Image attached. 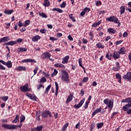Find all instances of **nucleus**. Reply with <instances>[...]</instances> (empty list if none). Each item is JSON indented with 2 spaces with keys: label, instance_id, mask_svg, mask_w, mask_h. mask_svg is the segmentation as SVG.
Wrapping results in <instances>:
<instances>
[{
  "label": "nucleus",
  "instance_id": "nucleus-1",
  "mask_svg": "<svg viewBox=\"0 0 131 131\" xmlns=\"http://www.w3.org/2000/svg\"><path fill=\"white\" fill-rule=\"evenodd\" d=\"M26 117L24 115H22L20 116V121L19 122V125H12V124H3L2 127L5 128L6 129H16L17 127H19L21 128L22 127V125L23 124L22 122H24L25 121Z\"/></svg>",
  "mask_w": 131,
  "mask_h": 131
},
{
  "label": "nucleus",
  "instance_id": "nucleus-2",
  "mask_svg": "<svg viewBox=\"0 0 131 131\" xmlns=\"http://www.w3.org/2000/svg\"><path fill=\"white\" fill-rule=\"evenodd\" d=\"M61 80L64 82H67V83H69L70 82V80H69V74L65 70H62L61 71Z\"/></svg>",
  "mask_w": 131,
  "mask_h": 131
},
{
  "label": "nucleus",
  "instance_id": "nucleus-3",
  "mask_svg": "<svg viewBox=\"0 0 131 131\" xmlns=\"http://www.w3.org/2000/svg\"><path fill=\"white\" fill-rule=\"evenodd\" d=\"M20 90L23 93H27V92H31L32 91L31 88H29V84L28 83H26L25 85L21 86Z\"/></svg>",
  "mask_w": 131,
  "mask_h": 131
},
{
  "label": "nucleus",
  "instance_id": "nucleus-4",
  "mask_svg": "<svg viewBox=\"0 0 131 131\" xmlns=\"http://www.w3.org/2000/svg\"><path fill=\"white\" fill-rule=\"evenodd\" d=\"M103 103H104L105 105H107L108 108H111V110L112 109V108H113V104H114L113 100L111 101L110 99L106 98L104 99Z\"/></svg>",
  "mask_w": 131,
  "mask_h": 131
},
{
  "label": "nucleus",
  "instance_id": "nucleus-5",
  "mask_svg": "<svg viewBox=\"0 0 131 131\" xmlns=\"http://www.w3.org/2000/svg\"><path fill=\"white\" fill-rule=\"evenodd\" d=\"M52 117V113L49 110H45L42 112L41 117L42 118H48V117Z\"/></svg>",
  "mask_w": 131,
  "mask_h": 131
},
{
  "label": "nucleus",
  "instance_id": "nucleus-6",
  "mask_svg": "<svg viewBox=\"0 0 131 131\" xmlns=\"http://www.w3.org/2000/svg\"><path fill=\"white\" fill-rule=\"evenodd\" d=\"M118 20V18L114 15H111L110 17L106 18V21H108V22H112L113 23H116Z\"/></svg>",
  "mask_w": 131,
  "mask_h": 131
},
{
  "label": "nucleus",
  "instance_id": "nucleus-7",
  "mask_svg": "<svg viewBox=\"0 0 131 131\" xmlns=\"http://www.w3.org/2000/svg\"><path fill=\"white\" fill-rule=\"evenodd\" d=\"M85 100V98H84L82 99L78 104H75L74 105V108H75L76 109H79V108H80V107L83 105V103H84Z\"/></svg>",
  "mask_w": 131,
  "mask_h": 131
},
{
  "label": "nucleus",
  "instance_id": "nucleus-8",
  "mask_svg": "<svg viewBox=\"0 0 131 131\" xmlns=\"http://www.w3.org/2000/svg\"><path fill=\"white\" fill-rule=\"evenodd\" d=\"M100 112V113H104V111H102V107H101L97 108L95 111H94L93 113H92V117H94V116H95L97 113H99Z\"/></svg>",
  "mask_w": 131,
  "mask_h": 131
},
{
  "label": "nucleus",
  "instance_id": "nucleus-9",
  "mask_svg": "<svg viewBox=\"0 0 131 131\" xmlns=\"http://www.w3.org/2000/svg\"><path fill=\"white\" fill-rule=\"evenodd\" d=\"M123 78L125 80H128V81L131 80V72H127L126 75L123 76Z\"/></svg>",
  "mask_w": 131,
  "mask_h": 131
},
{
  "label": "nucleus",
  "instance_id": "nucleus-10",
  "mask_svg": "<svg viewBox=\"0 0 131 131\" xmlns=\"http://www.w3.org/2000/svg\"><path fill=\"white\" fill-rule=\"evenodd\" d=\"M113 58L114 60H117L120 58V54L117 51H114L113 53Z\"/></svg>",
  "mask_w": 131,
  "mask_h": 131
},
{
  "label": "nucleus",
  "instance_id": "nucleus-11",
  "mask_svg": "<svg viewBox=\"0 0 131 131\" xmlns=\"http://www.w3.org/2000/svg\"><path fill=\"white\" fill-rule=\"evenodd\" d=\"M26 96L33 101H36V100H37V97L35 95H32V94L27 93Z\"/></svg>",
  "mask_w": 131,
  "mask_h": 131
},
{
  "label": "nucleus",
  "instance_id": "nucleus-12",
  "mask_svg": "<svg viewBox=\"0 0 131 131\" xmlns=\"http://www.w3.org/2000/svg\"><path fill=\"white\" fill-rule=\"evenodd\" d=\"M22 63H36V61L34 59L28 58L26 59H23L21 60Z\"/></svg>",
  "mask_w": 131,
  "mask_h": 131
},
{
  "label": "nucleus",
  "instance_id": "nucleus-13",
  "mask_svg": "<svg viewBox=\"0 0 131 131\" xmlns=\"http://www.w3.org/2000/svg\"><path fill=\"white\" fill-rule=\"evenodd\" d=\"M118 52L120 55H125L126 54V49L125 47H123L119 50Z\"/></svg>",
  "mask_w": 131,
  "mask_h": 131
},
{
  "label": "nucleus",
  "instance_id": "nucleus-14",
  "mask_svg": "<svg viewBox=\"0 0 131 131\" xmlns=\"http://www.w3.org/2000/svg\"><path fill=\"white\" fill-rule=\"evenodd\" d=\"M42 56L43 59H50V58H51V56L52 55H51V53H50V52L46 51L42 54Z\"/></svg>",
  "mask_w": 131,
  "mask_h": 131
},
{
  "label": "nucleus",
  "instance_id": "nucleus-15",
  "mask_svg": "<svg viewBox=\"0 0 131 131\" xmlns=\"http://www.w3.org/2000/svg\"><path fill=\"white\" fill-rule=\"evenodd\" d=\"M120 69V63H119V62H116V67H114L113 68V70L114 71H119Z\"/></svg>",
  "mask_w": 131,
  "mask_h": 131
},
{
  "label": "nucleus",
  "instance_id": "nucleus-16",
  "mask_svg": "<svg viewBox=\"0 0 131 131\" xmlns=\"http://www.w3.org/2000/svg\"><path fill=\"white\" fill-rule=\"evenodd\" d=\"M73 100V93H72L70 94V95L68 97L66 101V103L68 104V103H70L71 101Z\"/></svg>",
  "mask_w": 131,
  "mask_h": 131
},
{
  "label": "nucleus",
  "instance_id": "nucleus-17",
  "mask_svg": "<svg viewBox=\"0 0 131 131\" xmlns=\"http://www.w3.org/2000/svg\"><path fill=\"white\" fill-rule=\"evenodd\" d=\"M78 63L80 67H81V68H82V69L83 70L84 73H86V71H85V68L82 66V59L79 58L78 59Z\"/></svg>",
  "mask_w": 131,
  "mask_h": 131
},
{
  "label": "nucleus",
  "instance_id": "nucleus-18",
  "mask_svg": "<svg viewBox=\"0 0 131 131\" xmlns=\"http://www.w3.org/2000/svg\"><path fill=\"white\" fill-rule=\"evenodd\" d=\"M55 88H56L55 95L56 97H57L59 93V84H58V82H57V81H55Z\"/></svg>",
  "mask_w": 131,
  "mask_h": 131
},
{
  "label": "nucleus",
  "instance_id": "nucleus-19",
  "mask_svg": "<svg viewBox=\"0 0 131 131\" xmlns=\"http://www.w3.org/2000/svg\"><path fill=\"white\" fill-rule=\"evenodd\" d=\"M40 39V36L38 35H36L32 38V41L34 42H35V41H38Z\"/></svg>",
  "mask_w": 131,
  "mask_h": 131
},
{
  "label": "nucleus",
  "instance_id": "nucleus-20",
  "mask_svg": "<svg viewBox=\"0 0 131 131\" xmlns=\"http://www.w3.org/2000/svg\"><path fill=\"white\" fill-rule=\"evenodd\" d=\"M107 32H108V33H112V34H115V33H116V30L113 28H109L107 29Z\"/></svg>",
  "mask_w": 131,
  "mask_h": 131
},
{
  "label": "nucleus",
  "instance_id": "nucleus-21",
  "mask_svg": "<svg viewBox=\"0 0 131 131\" xmlns=\"http://www.w3.org/2000/svg\"><path fill=\"white\" fill-rule=\"evenodd\" d=\"M121 103H128L129 104V103H131V97L126 98L125 99H123Z\"/></svg>",
  "mask_w": 131,
  "mask_h": 131
},
{
  "label": "nucleus",
  "instance_id": "nucleus-22",
  "mask_svg": "<svg viewBox=\"0 0 131 131\" xmlns=\"http://www.w3.org/2000/svg\"><path fill=\"white\" fill-rule=\"evenodd\" d=\"M69 55H67L65 56L63 59H62V64H67L68 63V60H69Z\"/></svg>",
  "mask_w": 131,
  "mask_h": 131
},
{
  "label": "nucleus",
  "instance_id": "nucleus-23",
  "mask_svg": "<svg viewBox=\"0 0 131 131\" xmlns=\"http://www.w3.org/2000/svg\"><path fill=\"white\" fill-rule=\"evenodd\" d=\"M17 71H26V67L23 66H18L16 68Z\"/></svg>",
  "mask_w": 131,
  "mask_h": 131
},
{
  "label": "nucleus",
  "instance_id": "nucleus-24",
  "mask_svg": "<svg viewBox=\"0 0 131 131\" xmlns=\"http://www.w3.org/2000/svg\"><path fill=\"white\" fill-rule=\"evenodd\" d=\"M9 40L10 39H9L8 36L4 37L0 39V43H2V42H5L6 41H8V40Z\"/></svg>",
  "mask_w": 131,
  "mask_h": 131
},
{
  "label": "nucleus",
  "instance_id": "nucleus-25",
  "mask_svg": "<svg viewBox=\"0 0 131 131\" xmlns=\"http://www.w3.org/2000/svg\"><path fill=\"white\" fill-rule=\"evenodd\" d=\"M13 12H14V10H8L7 9L4 10V13L6 15H12Z\"/></svg>",
  "mask_w": 131,
  "mask_h": 131
},
{
  "label": "nucleus",
  "instance_id": "nucleus-26",
  "mask_svg": "<svg viewBox=\"0 0 131 131\" xmlns=\"http://www.w3.org/2000/svg\"><path fill=\"white\" fill-rule=\"evenodd\" d=\"M38 15L39 16H40V17H41V18H44L45 19H47V18H48V15L43 12H39Z\"/></svg>",
  "mask_w": 131,
  "mask_h": 131
},
{
  "label": "nucleus",
  "instance_id": "nucleus-27",
  "mask_svg": "<svg viewBox=\"0 0 131 131\" xmlns=\"http://www.w3.org/2000/svg\"><path fill=\"white\" fill-rule=\"evenodd\" d=\"M116 78H117V79H119L118 81L119 83H121V75H120V74L119 73H117L116 74Z\"/></svg>",
  "mask_w": 131,
  "mask_h": 131
},
{
  "label": "nucleus",
  "instance_id": "nucleus-28",
  "mask_svg": "<svg viewBox=\"0 0 131 131\" xmlns=\"http://www.w3.org/2000/svg\"><path fill=\"white\" fill-rule=\"evenodd\" d=\"M96 46L98 49H105V46L101 42L97 43Z\"/></svg>",
  "mask_w": 131,
  "mask_h": 131
},
{
  "label": "nucleus",
  "instance_id": "nucleus-29",
  "mask_svg": "<svg viewBox=\"0 0 131 131\" xmlns=\"http://www.w3.org/2000/svg\"><path fill=\"white\" fill-rule=\"evenodd\" d=\"M54 67H58L59 68H66V67L64 66V64L61 63H55L54 64Z\"/></svg>",
  "mask_w": 131,
  "mask_h": 131
},
{
  "label": "nucleus",
  "instance_id": "nucleus-30",
  "mask_svg": "<svg viewBox=\"0 0 131 131\" xmlns=\"http://www.w3.org/2000/svg\"><path fill=\"white\" fill-rule=\"evenodd\" d=\"M19 119H20L19 116V115H17L15 119L12 121V123H17V122H19Z\"/></svg>",
  "mask_w": 131,
  "mask_h": 131
},
{
  "label": "nucleus",
  "instance_id": "nucleus-31",
  "mask_svg": "<svg viewBox=\"0 0 131 131\" xmlns=\"http://www.w3.org/2000/svg\"><path fill=\"white\" fill-rule=\"evenodd\" d=\"M125 12V7H124V6H121L120 7V15H122L124 14Z\"/></svg>",
  "mask_w": 131,
  "mask_h": 131
},
{
  "label": "nucleus",
  "instance_id": "nucleus-32",
  "mask_svg": "<svg viewBox=\"0 0 131 131\" xmlns=\"http://www.w3.org/2000/svg\"><path fill=\"white\" fill-rule=\"evenodd\" d=\"M18 53H23V52H27V48L20 47L18 48Z\"/></svg>",
  "mask_w": 131,
  "mask_h": 131
},
{
  "label": "nucleus",
  "instance_id": "nucleus-33",
  "mask_svg": "<svg viewBox=\"0 0 131 131\" xmlns=\"http://www.w3.org/2000/svg\"><path fill=\"white\" fill-rule=\"evenodd\" d=\"M51 88H52V85L49 84L46 88V91L44 93L45 95H48L49 94V92H50V90H51Z\"/></svg>",
  "mask_w": 131,
  "mask_h": 131
},
{
  "label": "nucleus",
  "instance_id": "nucleus-34",
  "mask_svg": "<svg viewBox=\"0 0 131 131\" xmlns=\"http://www.w3.org/2000/svg\"><path fill=\"white\" fill-rule=\"evenodd\" d=\"M69 126V123L67 122L62 127V131H66L67 130V127Z\"/></svg>",
  "mask_w": 131,
  "mask_h": 131
},
{
  "label": "nucleus",
  "instance_id": "nucleus-35",
  "mask_svg": "<svg viewBox=\"0 0 131 131\" xmlns=\"http://www.w3.org/2000/svg\"><path fill=\"white\" fill-rule=\"evenodd\" d=\"M6 45H8V46H15V45H17V42H16V41H10L7 42Z\"/></svg>",
  "mask_w": 131,
  "mask_h": 131
},
{
  "label": "nucleus",
  "instance_id": "nucleus-36",
  "mask_svg": "<svg viewBox=\"0 0 131 131\" xmlns=\"http://www.w3.org/2000/svg\"><path fill=\"white\" fill-rule=\"evenodd\" d=\"M128 108H130V107L129 105H128V103H127L123 107L122 109L124 111H126V112H127Z\"/></svg>",
  "mask_w": 131,
  "mask_h": 131
},
{
  "label": "nucleus",
  "instance_id": "nucleus-37",
  "mask_svg": "<svg viewBox=\"0 0 131 131\" xmlns=\"http://www.w3.org/2000/svg\"><path fill=\"white\" fill-rule=\"evenodd\" d=\"M52 11H56V12H58V13H63V10L62 9H60V8H54L52 9Z\"/></svg>",
  "mask_w": 131,
  "mask_h": 131
},
{
  "label": "nucleus",
  "instance_id": "nucleus-38",
  "mask_svg": "<svg viewBox=\"0 0 131 131\" xmlns=\"http://www.w3.org/2000/svg\"><path fill=\"white\" fill-rule=\"evenodd\" d=\"M103 125H104V122L98 123H97V127L98 129H100V128H102V127H103Z\"/></svg>",
  "mask_w": 131,
  "mask_h": 131
},
{
  "label": "nucleus",
  "instance_id": "nucleus-39",
  "mask_svg": "<svg viewBox=\"0 0 131 131\" xmlns=\"http://www.w3.org/2000/svg\"><path fill=\"white\" fill-rule=\"evenodd\" d=\"M43 5L45 7H50L51 3H50V1H44Z\"/></svg>",
  "mask_w": 131,
  "mask_h": 131
},
{
  "label": "nucleus",
  "instance_id": "nucleus-40",
  "mask_svg": "<svg viewBox=\"0 0 131 131\" xmlns=\"http://www.w3.org/2000/svg\"><path fill=\"white\" fill-rule=\"evenodd\" d=\"M12 61H8L6 62V66H7L8 68H12Z\"/></svg>",
  "mask_w": 131,
  "mask_h": 131
},
{
  "label": "nucleus",
  "instance_id": "nucleus-41",
  "mask_svg": "<svg viewBox=\"0 0 131 131\" xmlns=\"http://www.w3.org/2000/svg\"><path fill=\"white\" fill-rule=\"evenodd\" d=\"M43 128V126L42 125L40 126H38L36 127V131H41L42 130V129Z\"/></svg>",
  "mask_w": 131,
  "mask_h": 131
},
{
  "label": "nucleus",
  "instance_id": "nucleus-42",
  "mask_svg": "<svg viewBox=\"0 0 131 131\" xmlns=\"http://www.w3.org/2000/svg\"><path fill=\"white\" fill-rule=\"evenodd\" d=\"M69 17H70V19H71L72 21H73V22H76V19H75V18L73 17V14H70L69 15Z\"/></svg>",
  "mask_w": 131,
  "mask_h": 131
},
{
  "label": "nucleus",
  "instance_id": "nucleus-43",
  "mask_svg": "<svg viewBox=\"0 0 131 131\" xmlns=\"http://www.w3.org/2000/svg\"><path fill=\"white\" fill-rule=\"evenodd\" d=\"M95 126L96 123H95V122H92V123H91L90 127V131H92L94 129V128H95Z\"/></svg>",
  "mask_w": 131,
  "mask_h": 131
},
{
  "label": "nucleus",
  "instance_id": "nucleus-44",
  "mask_svg": "<svg viewBox=\"0 0 131 131\" xmlns=\"http://www.w3.org/2000/svg\"><path fill=\"white\" fill-rule=\"evenodd\" d=\"M40 82L41 83H43L45 82H47V79L46 78V77H42L40 80Z\"/></svg>",
  "mask_w": 131,
  "mask_h": 131
},
{
  "label": "nucleus",
  "instance_id": "nucleus-45",
  "mask_svg": "<svg viewBox=\"0 0 131 131\" xmlns=\"http://www.w3.org/2000/svg\"><path fill=\"white\" fill-rule=\"evenodd\" d=\"M37 91H40L41 88H42L43 89H45V85H43V84H40L37 86Z\"/></svg>",
  "mask_w": 131,
  "mask_h": 131
},
{
  "label": "nucleus",
  "instance_id": "nucleus-46",
  "mask_svg": "<svg viewBox=\"0 0 131 131\" xmlns=\"http://www.w3.org/2000/svg\"><path fill=\"white\" fill-rule=\"evenodd\" d=\"M58 74V71L56 69L54 70V72H53L52 74V77H54V76H56Z\"/></svg>",
  "mask_w": 131,
  "mask_h": 131
},
{
  "label": "nucleus",
  "instance_id": "nucleus-47",
  "mask_svg": "<svg viewBox=\"0 0 131 131\" xmlns=\"http://www.w3.org/2000/svg\"><path fill=\"white\" fill-rule=\"evenodd\" d=\"M83 11L85 12L86 13V12L88 13H89V12H90L91 11V8H89V7H85V8L83 9Z\"/></svg>",
  "mask_w": 131,
  "mask_h": 131
},
{
  "label": "nucleus",
  "instance_id": "nucleus-48",
  "mask_svg": "<svg viewBox=\"0 0 131 131\" xmlns=\"http://www.w3.org/2000/svg\"><path fill=\"white\" fill-rule=\"evenodd\" d=\"M1 99H2L4 102H6V101H8L9 99V96H4L1 97Z\"/></svg>",
  "mask_w": 131,
  "mask_h": 131
},
{
  "label": "nucleus",
  "instance_id": "nucleus-49",
  "mask_svg": "<svg viewBox=\"0 0 131 131\" xmlns=\"http://www.w3.org/2000/svg\"><path fill=\"white\" fill-rule=\"evenodd\" d=\"M89 81V77H84L82 81V82H88Z\"/></svg>",
  "mask_w": 131,
  "mask_h": 131
},
{
  "label": "nucleus",
  "instance_id": "nucleus-50",
  "mask_svg": "<svg viewBox=\"0 0 131 131\" xmlns=\"http://www.w3.org/2000/svg\"><path fill=\"white\" fill-rule=\"evenodd\" d=\"M89 103H90V101H86L85 102L84 106V109H88V107H89Z\"/></svg>",
  "mask_w": 131,
  "mask_h": 131
},
{
  "label": "nucleus",
  "instance_id": "nucleus-51",
  "mask_svg": "<svg viewBox=\"0 0 131 131\" xmlns=\"http://www.w3.org/2000/svg\"><path fill=\"white\" fill-rule=\"evenodd\" d=\"M82 43L85 45L89 42V40L85 38H82Z\"/></svg>",
  "mask_w": 131,
  "mask_h": 131
},
{
  "label": "nucleus",
  "instance_id": "nucleus-52",
  "mask_svg": "<svg viewBox=\"0 0 131 131\" xmlns=\"http://www.w3.org/2000/svg\"><path fill=\"white\" fill-rule=\"evenodd\" d=\"M117 114H118V112H114L112 114V115L111 116V118L112 119H113V118H114V116H115V115H116Z\"/></svg>",
  "mask_w": 131,
  "mask_h": 131
},
{
  "label": "nucleus",
  "instance_id": "nucleus-53",
  "mask_svg": "<svg viewBox=\"0 0 131 131\" xmlns=\"http://www.w3.org/2000/svg\"><path fill=\"white\" fill-rule=\"evenodd\" d=\"M60 8H64L66 7V2H63L60 5Z\"/></svg>",
  "mask_w": 131,
  "mask_h": 131
},
{
  "label": "nucleus",
  "instance_id": "nucleus-54",
  "mask_svg": "<svg viewBox=\"0 0 131 131\" xmlns=\"http://www.w3.org/2000/svg\"><path fill=\"white\" fill-rule=\"evenodd\" d=\"M15 41H16V43H17V42H18V43H20L23 41V39L19 38L16 39L15 40Z\"/></svg>",
  "mask_w": 131,
  "mask_h": 131
},
{
  "label": "nucleus",
  "instance_id": "nucleus-55",
  "mask_svg": "<svg viewBox=\"0 0 131 131\" xmlns=\"http://www.w3.org/2000/svg\"><path fill=\"white\" fill-rule=\"evenodd\" d=\"M5 25H6L5 28H6V29H9V28H10V27L11 26V23H5Z\"/></svg>",
  "mask_w": 131,
  "mask_h": 131
},
{
  "label": "nucleus",
  "instance_id": "nucleus-56",
  "mask_svg": "<svg viewBox=\"0 0 131 131\" xmlns=\"http://www.w3.org/2000/svg\"><path fill=\"white\" fill-rule=\"evenodd\" d=\"M123 42V40L116 41V46H119V45H120V43H121V42Z\"/></svg>",
  "mask_w": 131,
  "mask_h": 131
},
{
  "label": "nucleus",
  "instance_id": "nucleus-57",
  "mask_svg": "<svg viewBox=\"0 0 131 131\" xmlns=\"http://www.w3.org/2000/svg\"><path fill=\"white\" fill-rule=\"evenodd\" d=\"M50 40H52V41H54V40H58V38H57L55 37H50Z\"/></svg>",
  "mask_w": 131,
  "mask_h": 131
},
{
  "label": "nucleus",
  "instance_id": "nucleus-58",
  "mask_svg": "<svg viewBox=\"0 0 131 131\" xmlns=\"http://www.w3.org/2000/svg\"><path fill=\"white\" fill-rule=\"evenodd\" d=\"M76 128L79 129L80 128V122H78V123L76 125Z\"/></svg>",
  "mask_w": 131,
  "mask_h": 131
},
{
  "label": "nucleus",
  "instance_id": "nucleus-59",
  "mask_svg": "<svg viewBox=\"0 0 131 131\" xmlns=\"http://www.w3.org/2000/svg\"><path fill=\"white\" fill-rule=\"evenodd\" d=\"M96 5L97 7H99V6H101L102 5V2H101L100 1H98L96 3Z\"/></svg>",
  "mask_w": 131,
  "mask_h": 131
},
{
  "label": "nucleus",
  "instance_id": "nucleus-60",
  "mask_svg": "<svg viewBox=\"0 0 131 131\" xmlns=\"http://www.w3.org/2000/svg\"><path fill=\"white\" fill-rule=\"evenodd\" d=\"M40 32L41 33L45 34L47 32V29H40Z\"/></svg>",
  "mask_w": 131,
  "mask_h": 131
},
{
  "label": "nucleus",
  "instance_id": "nucleus-61",
  "mask_svg": "<svg viewBox=\"0 0 131 131\" xmlns=\"http://www.w3.org/2000/svg\"><path fill=\"white\" fill-rule=\"evenodd\" d=\"M105 58H106V59H108V60H111L112 59V58L111 57L110 55H109L108 54L106 53V55H105Z\"/></svg>",
  "mask_w": 131,
  "mask_h": 131
},
{
  "label": "nucleus",
  "instance_id": "nucleus-62",
  "mask_svg": "<svg viewBox=\"0 0 131 131\" xmlns=\"http://www.w3.org/2000/svg\"><path fill=\"white\" fill-rule=\"evenodd\" d=\"M38 70V67H35V69L34 70V75H35L37 73V71Z\"/></svg>",
  "mask_w": 131,
  "mask_h": 131
},
{
  "label": "nucleus",
  "instance_id": "nucleus-63",
  "mask_svg": "<svg viewBox=\"0 0 131 131\" xmlns=\"http://www.w3.org/2000/svg\"><path fill=\"white\" fill-rule=\"evenodd\" d=\"M85 15V12L83 10L79 15L80 17H83Z\"/></svg>",
  "mask_w": 131,
  "mask_h": 131
},
{
  "label": "nucleus",
  "instance_id": "nucleus-64",
  "mask_svg": "<svg viewBox=\"0 0 131 131\" xmlns=\"http://www.w3.org/2000/svg\"><path fill=\"white\" fill-rule=\"evenodd\" d=\"M63 36V34L62 33H58L56 35L57 37L60 38Z\"/></svg>",
  "mask_w": 131,
  "mask_h": 131
}]
</instances>
